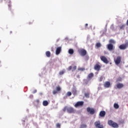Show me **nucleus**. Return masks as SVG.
<instances>
[{
    "label": "nucleus",
    "instance_id": "obj_1",
    "mask_svg": "<svg viewBox=\"0 0 128 128\" xmlns=\"http://www.w3.org/2000/svg\"><path fill=\"white\" fill-rule=\"evenodd\" d=\"M108 126H112V128H118V123L114 122L112 120H108Z\"/></svg>",
    "mask_w": 128,
    "mask_h": 128
},
{
    "label": "nucleus",
    "instance_id": "obj_2",
    "mask_svg": "<svg viewBox=\"0 0 128 128\" xmlns=\"http://www.w3.org/2000/svg\"><path fill=\"white\" fill-rule=\"evenodd\" d=\"M128 48V41H127L125 44H122L119 46L120 50H126Z\"/></svg>",
    "mask_w": 128,
    "mask_h": 128
},
{
    "label": "nucleus",
    "instance_id": "obj_3",
    "mask_svg": "<svg viewBox=\"0 0 128 128\" xmlns=\"http://www.w3.org/2000/svg\"><path fill=\"white\" fill-rule=\"evenodd\" d=\"M78 52L80 54V56H86V50L81 48L78 50Z\"/></svg>",
    "mask_w": 128,
    "mask_h": 128
},
{
    "label": "nucleus",
    "instance_id": "obj_4",
    "mask_svg": "<svg viewBox=\"0 0 128 128\" xmlns=\"http://www.w3.org/2000/svg\"><path fill=\"white\" fill-rule=\"evenodd\" d=\"M94 125L96 128H104V125L100 124V121H96L94 123Z\"/></svg>",
    "mask_w": 128,
    "mask_h": 128
},
{
    "label": "nucleus",
    "instance_id": "obj_5",
    "mask_svg": "<svg viewBox=\"0 0 128 128\" xmlns=\"http://www.w3.org/2000/svg\"><path fill=\"white\" fill-rule=\"evenodd\" d=\"M106 48L108 50L112 52V50H114L115 47L114 46V44H109L106 45Z\"/></svg>",
    "mask_w": 128,
    "mask_h": 128
},
{
    "label": "nucleus",
    "instance_id": "obj_6",
    "mask_svg": "<svg viewBox=\"0 0 128 128\" xmlns=\"http://www.w3.org/2000/svg\"><path fill=\"white\" fill-rule=\"evenodd\" d=\"M101 68H102V66H100V63L98 62L94 65V70H96L97 72H100Z\"/></svg>",
    "mask_w": 128,
    "mask_h": 128
},
{
    "label": "nucleus",
    "instance_id": "obj_7",
    "mask_svg": "<svg viewBox=\"0 0 128 128\" xmlns=\"http://www.w3.org/2000/svg\"><path fill=\"white\" fill-rule=\"evenodd\" d=\"M120 62H122V57L120 56H118L114 60V62L116 66H118L120 64Z\"/></svg>",
    "mask_w": 128,
    "mask_h": 128
},
{
    "label": "nucleus",
    "instance_id": "obj_8",
    "mask_svg": "<svg viewBox=\"0 0 128 128\" xmlns=\"http://www.w3.org/2000/svg\"><path fill=\"white\" fill-rule=\"evenodd\" d=\"M87 112H89L90 114H94V113L96 112L94 109L90 107L87 108Z\"/></svg>",
    "mask_w": 128,
    "mask_h": 128
},
{
    "label": "nucleus",
    "instance_id": "obj_9",
    "mask_svg": "<svg viewBox=\"0 0 128 128\" xmlns=\"http://www.w3.org/2000/svg\"><path fill=\"white\" fill-rule=\"evenodd\" d=\"M100 58L103 62H104V64H107L108 62V58H106V56H101L100 57Z\"/></svg>",
    "mask_w": 128,
    "mask_h": 128
},
{
    "label": "nucleus",
    "instance_id": "obj_10",
    "mask_svg": "<svg viewBox=\"0 0 128 128\" xmlns=\"http://www.w3.org/2000/svg\"><path fill=\"white\" fill-rule=\"evenodd\" d=\"M84 106V102L80 101L77 102L75 105V108H78V106Z\"/></svg>",
    "mask_w": 128,
    "mask_h": 128
},
{
    "label": "nucleus",
    "instance_id": "obj_11",
    "mask_svg": "<svg viewBox=\"0 0 128 128\" xmlns=\"http://www.w3.org/2000/svg\"><path fill=\"white\" fill-rule=\"evenodd\" d=\"M124 86V84L121 83H118L116 84V86L115 87V88H118L119 90H120V88H122Z\"/></svg>",
    "mask_w": 128,
    "mask_h": 128
},
{
    "label": "nucleus",
    "instance_id": "obj_12",
    "mask_svg": "<svg viewBox=\"0 0 128 128\" xmlns=\"http://www.w3.org/2000/svg\"><path fill=\"white\" fill-rule=\"evenodd\" d=\"M104 86L106 88H110V82L108 81L106 82Z\"/></svg>",
    "mask_w": 128,
    "mask_h": 128
},
{
    "label": "nucleus",
    "instance_id": "obj_13",
    "mask_svg": "<svg viewBox=\"0 0 128 128\" xmlns=\"http://www.w3.org/2000/svg\"><path fill=\"white\" fill-rule=\"evenodd\" d=\"M60 52H62V47H58L56 49V56H58V54H60Z\"/></svg>",
    "mask_w": 128,
    "mask_h": 128
},
{
    "label": "nucleus",
    "instance_id": "obj_14",
    "mask_svg": "<svg viewBox=\"0 0 128 128\" xmlns=\"http://www.w3.org/2000/svg\"><path fill=\"white\" fill-rule=\"evenodd\" d=\"M94 73L92 72L89 74L87 76L88 80H92V78H94Z\"/></svg>",
    "mask_w": 128,
    "mask_h": 128
},
{
    "label": "nucleus",
    "instance_id": "obj_15",
    "mask_svg": "<svg viewBox=\"0 0 128 128\" xmlns=\"http://www.w3.org/2000/svg\"><path fill=\"white\" fill-rule=\"evenodd\" d=\"M68 112L69 114H72V112H74V110L72 108H69L67 109Z\"/></svg>",
    "mask_w": 128,
    "mask_h": 128
},
{
    "label": "nucleus",
    "instance_id": "obj_16",
    "mask_svg": "<svg viewBox=\"0 0 128 128\" xmlns=\"http://www.w3.org/2000/svg\"><path fill=\"white\" fill-rule=\"evenodd\" d=\"M99 116H101V118H104L106 116V112L104 110L100 111Z\"/></svg>",
    "mask_w": 128,
    "mask_h": 128
},
{
    "label": "nucleus",
    "instance_id": "obj_17",
    "mask_svg": "<svg viewBox=\"0 0 128 128\" xmlns=\"http://www.w3.org/2000/svg\"><path fill=\"white\" fill-rule=\"evenodd\" d=\"M42 104L44 106H46L48 105V102L46 100L43 101Z\"/></svg>",
    "mask_w": 128,
    "mask_h": 128
},
{
    "label": "nucleus",
    "instance_id": "obj_18",
    "mask_svg": "<svg viewBox=\"0 0 128 128\" xmlns=\"http://www.w3.org/2000/svg\"><path fill=\"white\" fill-rule=\"evenodd\" d=\"M46 56L47 58H50V51H47L46 52Z\"/></svg>",
    "mask_w": 128,
    "mask_h": 128
},
{
    "label": "nucleus",
    "instance_id": "obj_19",
    "mask_svg": "<svg viewBox=\"0 0 128 128\" xmlns=\"http://www.w3.org/2000/svg\"><path fill=\"white\" fill-rule=\"evenodd\" d=\"M109 43L111 44H116V41L112 39H111L109 40Z\"/></svg>",
    "mask_w": 128,
    "mask_h": 128
},
{
    "label": "nucleus",
    "instance_id": "obj_20",
    "mask_svg": "<svg viewBox=\"0 0 128 128\" xmlns=\"http://www.w3.org/2000/svg\"><path fill=\"white\" fill-rule=\"evenodd\" d=\"M74 52V49H69L68 50V54H72Z\"/></svg>",
    "mask_w": 128,
    "mask_h": 128
},
{
    "label": "nucleus",
    "instance_id": "obj_21",
    "mask_svg": "<svg viewBox=\"0 0 128 128\" xmlns=\"http://www.w3.org/2000/svg\"><path fill=\"white\" fill-rule=\"evenodd\" d=\"M114 108L118 109V108H120V106H118V104L115 103L114 104Z\"/></svg>",
    "mask_w": 128,
    "mask_h": 128
},
{
    "label": "nucleus",
    "instance_id": "obj_22",
    "mask_svg": "<svg viewBox=\"0 0 128 128\" xmlns=\"http://www.w3.org/2000/svg\"><path fill=\"white\" fill-rule=\"evenodd\" d=\"M87 126L86 124H82L80 126V128H86Z\"/></svg>",
    "mask_w": 128,
    "mask_h": 128
},
{
    "label": "nucleus",
    "instance_id": "obj_23",
    "mask_svg": "<svg viewBox=\"0 0 128 128\" xmlns=\"http://www.w3.org/2000/svg\"><path fill=\"white\" fill-rule=\"evenodd\" d=\"M96 48H100L102 46V44L100 42H98L96 44Z\"/></svg>",
    "mask_w": 128,
    "mask_h": 128
},
{
    "label": "nucleus",
    "instance_id": "obj_24",
    "mask_svg": "<svg viewBox=\"0 0 128 128\" xmlns=\"http://www.w3.org/2000/svg\"><path fill=\"white\" fill-rule=\"evenodd\" d=\"M84 96H86V98H90V93L89 92L85 93Z\"/></svg>",
    "mask_w": 128,
    "mask_h": 128
},
{
    "label": "nucleus",
    "instance_id": "obj_25",
    "mask_svg": "<svg viewBox=\"0 0 128 128\" xmlns=\"http://www.w3.org/2000/svg\"><path fill=\"white\" fill-rule=\"evenodd\" d=\"M66 96H72V92H68L66 94Z\"/></svg>",
    "mask_w": 128,
    "mask_h": 128
},
{
    "label": "nucleus",
    "instance_id": "obj_26",
    "mask_svg": "<svg viewBox=\"0 0 128 128\" xmlns=\"http://www.w3.org/2000/svg\"><path fill=\"white\" fill-rule=\"evenodd\" d=\"M56 91L60 92V86H56Z\"/></svg>",
    "mask_w": 128,
    "mask_h": 128
},
{
    "label": "nucleus",
    "instance_id": "obj_27",
    "mask_svg": "<svg viewBox=\"0 0 128 128\" xmlns=\"http://www.w3.org/2000/svg\"><path fill=\"white\" fill-rule=\"evenodd\" d=\"M104 78L103 76H101L100 78H99V82H102V80H104Z\"/></svg>",
    "mask_w": 128,
    "mask_h": 128
},
{
    "label": "nucleus",
    "instance_id": "obj_28",
    "mask_svg": "<svg viewBox=\"0 0 128 128\" xmlns=\"http://www.w3.org/2000/svg\"><path fill=\"white\" fill-rule=\"evenodd\" d=\"M86 69L84 68H78V70H81L82 72H84V70H85Z\"/></svg>",
    "mask_w": 128,
    "mask_h": 128
},
{
    "label": "nucleus",
    "instance_id": "obj_29",
    "mask_svg": "<svg viewBox=\"0 0 128 128\" xmlns=\"http://www.w3.org/2000/svg\"><path fill=\"white\" fill-rule=\"evenodd\" d=\"M56 127L58 128H60V123H58L56 124Z\"/></svg>",
    "mask_w": 128,
    "mask_h": 128
},
{
    "label": "nucleus",
    "instance_id": "obj_30",
    "mask_svg": "<svg viewBox=\"0 0 128 128\" xmlns=\"http://www.w3.org/2000/svg\"><path fill=\"white\" fill-rule=\"evenodd\" d=\"M76 70V66H75L72 68V72H74V70Z\"/></svg>",
    "mask_w": 128,
    "mask_h": 128
},
{
    "label": "nucleus",
    "instance_id": "obj_31",
    "mask_svg": "<svg viewBox=\"0 0 128 128\" xmlns=\"http://www.w3.org/2000/svg\"><path fill=\"white\" fill-rule=\"evenodd\" d=\"M52 94H58V91L56 90H54L52 92Z\"/></svg>",
    "mask_w": 128,
    "mask_h": 128
},
{
    "label": "nucleus",
    "instance_id": "obj_32",
    "mask_svg": "<svg viewBox=\"0 0 128 128\" xmlns=\"http://www.w3.org/2000/svg\"><path fill=\"white\" fill-rule=\"evenodd\" d=\"M64 74V71H60L59 73V74L60 76H62V74Z\"/></svg>",
    "mask_w": 128,
    "mask_h": 128
},
{
    "label": "nucleus",
    "instance_id": "obj_33",
    "mask_svg": "<svg viewBox=\"0 0 128 128\" xmlns=\"http://www.w3.org/2000/svg\"><path fill=\"white\" fill-rule=\"evenodd\" d=\"M124 25L123 24L120 27V30H124Z\"/></svg>",
    "mask_w": 128,
    "mask_h": 128
},
{
    "label": "nucleus",
    "instance_id": "obj_34",
    "mask_svg": "<svg viewBox=\"0 0 128 128\" xmlns=\"http://www.w3.org/2000/svg\"><path fill=\"white\" fill-rule=\"evenodd\" d=\"M72 66H70L68 67V70H72Z\"/></svg>",
    "mask_w": 128,
    "mask_h": 128
},
{
    "label": "nucleus",
    "instance_id": "obj_35",
    "mask_svg": "<svg viewBox=\"0 0 128 128\" xmlns=\"http://www.w3.org/2000/svg\"><path fill=\"white\" fill-rule=\"evenodd\" d=\"M36 102H37V104H38V102H40V100H37Z\"/></svg>",
    "mask_w": 128,
    "mask_h": 128
},
{
    "label": "nucleus",
    "instance_id": "obj_36",
    "mask_svg": "<svg viewBox=\"0 0 128 128\" xmlns=\"http://www.w3.org/2000/svg\"><path fill=\"white\" fill-rule=\"evenodd\" d=\"M36 90H34L32 94H36Z\"/></svg>",
    "mask_w": 128,
    "mask_h": 128
},
{
    "label": "nucleus",
    "instance_id": "obj_37",
    "mask_svg": "<svg viewBox=\"0 0 128 128\" xmlns=\"http://www.w3.org/2000/svg\"><path fill=\"white\" fill-rule=\"evenodd\" d=\"M88 24H85L86 28H88Z\"/></svg>",
    "mask_w": 128,
    "mask_h": 128
},
{
    "label": "nucleus",
    "instance_id": "obj_38",
    "mask_svg": "<svg viewBox=\"0 0 128 128\" xmlns=\"http://www.w3.org/2000/svg\"><path fill=\"white\" fill-rule=\"evenodd\" d=\"M122 80V78H120V79H118V80H117V82H120Z\"/></svg>",
    "mask_w": 128,
    "mask_h": 128
},
{
    "label": "nucleus",
    "instance_id": "obj_39",
    "mask_svg": "<svg viewBox=\"0 0 128 128\" xmlns=\"http://www.w3.org/2000/svg\"><path fill=\"white\" fill-rule=\"evenodd\" d=\"M10 34H12V32L10 31Z\"/></svg>",
    "mask_w": 128,
    "mask_h": 128
},
{
    "label": "nucleus",
    "instance_id": "obj_40",
    "mask_svg": "<svg viewBox=\"0 0 128 128\" xmlns=\"http://www.w3.org/2000/svg\"><path fill=\"white\" fill-rule=\"evenodd\" d=\"M111 28H114V26L112 25V26H111Z\"/></svg>",
    "mask_w": 128,
    "mask_h": 128
},
{
    "label": "nucleus",
    "instance_id": "obj_41",
    "mask_svg": "<svg viewBox=\"0 0 128 128\" xmlns=\"http://www.w3.org/2000/svg\"><path fill=\"white\" fill-rule=\"evenodd\" d=\"M32 24V23H29L30 24Z\"/></svg>",
    "mask_w": 128,
    "mask_h": 128
}]
</instances>
